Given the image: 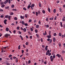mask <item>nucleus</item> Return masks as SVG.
Returning <instances> with one entry per match:
<instances>
[{
	"label": "nucleus",
	"instance_id": "9d476101",
	"mask_svg": "<svg viewBox=\"0 0 65 65\" xmlns=\"http://www.w3.org/2000/svg\"><path fill=\"white\" fill-rule=\"evenodd\" d=\"M53 41L54 42H55L56 41V38H53Z\"/></svg>",
	"mask_w": 65,
	"mask_h": 65
},
{
	"label": "nucleus",
	"instance_id": "864d4df0",
	"mask_svg": "<svg viewBox=\"0 0 65 65\" xmlns=\"http://www.w3.org/2000/svg\"><path fill=\"white\" fill-rule=\"evenodd\" d=\"M21 46L20 45H19L18 46V49L19 50H20V47Z\"/></svg>",
	"mask_w": 65,
	"mask_h": 65
},
{
	"label": "nucleus",
	"instance_id": "7ed1b4c3",
	"mask_svg": "<svg viewBox=\"0 0 65 65\" xmlns=\"http://www.w3.org/2000/svg\"><path fill=\"white\" fill-rule=\"evenodd\" d=\"M56 56H57L58 58H60L61 57V55L59 54H57L56 55Z\"/></svg>",
	"mask_w": 65,
	"mask_h": 65
},
{
	"label": "nucleus",
	"instance_id": "6e6d98bb",
	"mask_svg": "<svg viewBox=\"0 0 65 65\" xmlns=\"http://www.w3.org/2000/svg\"><path fill=\"white\" fill-rule=\"evenodd\" d=\"M31 6L32 7H34V4H32L31 5Z\"/></svg>",
	"mask_w": 65,
	"mask_h": 65
},
{
	"label": "nucleus",
	"instance_id": "4468645a",
	"mask_svg": "<svg viewBox=\"0 0 65 65\" xmlns=\"http://www.w3.org/2000/svg\"><path fill=\"white\" fill-rule=\"evenodd\" d=\"M5 5L3 4L1 6V7H2L3 8L4 7H5Z\"/></svg>",
	"mask_w": 65,
	"mask_h": 65
},
{
	"label": "nucleus",
	"instance_id": "20e7f679",
	"mask_svg": "<svg viewBox=\"0 0 65 65\" xmlns=\"http://www.w3.org/2000/svg\"><path fill=\"white\" fill-rule=\"evenodd\" d=\"M10 36V35L6 34L5 35V36L8 38V36Z\"/></svg>",
	"mask_w": 65,
	"mask_h": 65
},
{
	"label": "nucleus",
	"instance_id": "f704fd0d",
	"mask_svg": "<svg viewBox=\"0 0 65 65\" xmlns=\"http://www.w3.org/2000/svg\"><path fill=\"white\" fill-rule=\"evenodd\" d=\"M54 19V18H50L49 19V20H53Z\"/></svg>",
	"mask_w": 65,
	"mask_h": 65
},
{
	"label": "nucleus",
	"instance_id": "052dcab7",
	"mask_svg": "<svg viewBox=\"0 0 65 65\" xmlns=\"http://www.w3.org/2000/svg\"><path fill=\"white\" fill-rule=\"evenodd\" d=\"M1 18H3V17H4V16L3 15H1Z\"/></svg>",
	"mask_w": 65,
	"mask_h": 65
},
{
	"label": "nucleus",
	"instance_id": "a878e982",
	"mask_svg": "<svg viewBox=\"0 0 65 65\" xmlns=\"http://www.w3.org/2000/svg\"><path fill=\"white\" fill-rule=\"evenodd\" d=\"M25 18H27V17H28V14H26L25 15Z\"/></svg>",
	"mask_w": 65,
	"mask_h": 65
},
{
	"label": "nucleus",
	"instance_id": "680f3d73",
	"mask_svg": "<svg viewBox=\"0 0 65 65\" xmlns=\"http://www.w3.org/2000/svg\"><path fill=\"white\" fill-rule=\"evenodd\" d=\"M31 21H32V20H29V23H30V22H31Z\"/></svg>",
	"mask_w": 65,
	"mask_h": 65
},
{
	"label": "nucleus",
	"instance_id": "ddd939ff",
	"mask_svg": "<svg viewBox=\"0 0 65 65\" xmlns=\"http://www.w3.org/2000/svg\"><path fill=\"white\" fill-rule=\"evenodd\" d=\"M51 59V62H53V60H54V58H50Z\"/></svg>",
	"mask_w": 65,
	"mask_h": 65
},
{
	"label": "nucleus",
	"instance_id": "4c0bfd02",
	"mask_svg": "<svg viewBox=\"0 0 65 65\" xmlns=\"http://www.w3.org/2000/svg\"><path fill=\"white\" fill-rule=\"evenodd\" d=\"M31 63V60H29L28 61V64H30Z\"/></svg>",
	"mask_w": 65,
	"mask_h": 65
},
{
	"label": "nucleus",
	"instance_id": "603ef678",
	"mask_svg": "<svg viewBox=\"0 0 65 65\" xmlns=\"http://www.w3.org/2000/svg\"><path fill=\"white\" fill-rule=\"evenodd\" d=\"M22 53L24 54V51L23 50H22Z\"/></svg>",
	"mask_w": 65,
	"mask_h": 65
},
{
	"label": "nucleus",
	"instance_id": "473e14b6",
	"mask_svg": "<svg viewBox=\"0 0 65 65\" xmlns=\"http://www.w3.org/2000/svg\"><path fill=\"white\" fill-rule=\"evenodd\" d=\"M36 28H39V25H36Z\"/></svg>",
	"mask_w": 65,
	"mask_h": 65
},
{
	"label": "nucleus",
	"instance_id": "cd10ccee",
	"mask_svg": "<svg viewBox=\"0 0 65 65\" xmlns=\"http://www.w3.org/2000/svg\"><path fill=\"white\" fill-rule=\"evenodd\" d=\"M22 23L23 25H24L25 24V22L24 21H22Z\"/></svg>",
	"mask_w": 65,
	"mask_h": 65
},
{
	"label": "nucleus",
	"instance_id": "1a4fd4ad",
	"mask_svg": "<svg viewBox=\"0 0 65 65\" xmlns=\"http://www.w3.org/2000/svg\"><path fill=\"white\" fill-rule=\"evenodd\" d=\"M15 62L16 63H17V62H18V58H16Z\"/></svg>",
	"mask_w": 65,
	"mask_h": 65
},
{
	"label": "nucleus",
	"instance_id": "a19ab883",
	"mask_svg": "<svg viewBox=\"0 0 65 65\" xmlns=\"http://www.w3.org/2000/svg\"><path fill=\"white\" fill-rule=\"evenodd\" d=\"M30 30L31 31H33V28H32L31 27L30 28Z\"/></svg>",
	"mask_w": 65,
	"mask_h": 65
},
{
	"label": "nucleus",
	"instance_id": "bb28decb",
	"mask_svg": "<svg viewBox=\"0 0 65 65\" xmlns=\"http://www.w3.org/2000/svg\"><path fill=\"white\" fill-rule=\"evenodd\" d=\"M36 35H37V37L38 38H39V35L38 34H36Z\"/></svg>",
	"mask_w": 65,
	"mask_h": 65
},
{
	"label": "nucleus",
	"instance_id": "e433bc0d",
	"mask_svg": "<svg viewBox=\"0 0 65 65\" xmlns=\"http://www.w3.org/2000/svg\"><path fill=\"white\" fill-rule=\"evenodd\" d=\"M12 10L13 11H17V9H12Z\"/></svg>",
	"mask_w": 65,
	"mask_h": 65
},
{
	"label": "nucleus",
	"instance_id": "13d9d810",
	"mask_svg": "<svg viewBox=\"0 0 65 65\" xmlns=\"http://www.w3.org/2000/svg\"><path fill=\"white\" fill-rule=\"evenodd\" d=\"M0 11L3 12V10L2 9H0Z\"/></svg>",
	"mask_w": 65,
	"mask_h": 65
},
{
	"label": "nucleus",
	"instance_id": "c03bdc74",
	"mask_svg": "<svg viewBox=\"0 0 65 65\" xmlns=\"http://www.w3.org/2000/svg\"><path fill=\"white\" fill-rule=\"evenodd\" d=\"M12 56L11 55H9V58H10L11 57H12Z\"/></svg>",
	"mask_w": 65,
	"mask_h": 65
},
{
	"label": "nucleus",
	"instance_id": "bf43d9fd",
	"mask_svg": "<svg viewBox=\"0 0 65 65\" xmlns=\"http://www.w3.org/2000/svg\"><path fill=\"white\" fill-rule=\"evenodd\" d=\"M19 33L20 34H22V32L20 31H19Z\"/></svg>",
	"mask_w": 65,
	"mask_h": 65
},
{
	"label": "nucleus",
	"instance_id": "49530a36",
	"mask_svg": "<svg viewBox=\"0 0 65 65\" xmlns=\"http://www.w3.org/2000/svg\"><path fill=\"white\" fill-rule=\"evenodd\" d=\"M5 2L6 3H8V0H6Z\"/></svg>",
	"mask_w": 65,
	"mask_h": 65
},
{
	"label": "nucleus",
	"instance_id": "f8f14e48",
	"mask_svg": "<svg viewBox=\"0 0 65 65\" xmlns=\"http://www.w3.org/2000/svg\"><path fill=\"white\" fill-rule=\"evenodd\" d=\"M6 31H9V28L7 27L6 28Z\"/></svg>",
	"mask_w": 65,
	"mask_h": 65
},
{
	"label": "nucleus",
	"instance_id": "412c9836",
	"mask_svg": "<svg viewBox=\"0 0 65 65\" xmlns=\"http://www.w3.org/2000/svg\"><path fill=\"white\" fill-rule=\"evenodd\" d=\"M56 9H54L53 10V12L54 13H56Z\"/></svg>",
	"mask_w": 65,
	"mask_h": 65
},
{
	"label": "nucleus",
	"instance_id": "338daca9",
	"mask_svg": "<svg viewBox=\"0 0 65 65\" xmlns=\"http://www.w3.org/2000/svg\"><path fill=\"white\" fill-rule=\"evenodd\" d=\"M20 29L21 30H23V27H21L20 28Z\"/></svg>",
	"mask_w": 65,
	"mask_h": 65
},
{
	"label": "nucleus",
	"instance_id": "393cba45",
	"mask_svg": "<svg viewBox=\"0 0 65 65\" xmlns=\"http://www.w3.org/2000/svg\"><path fill=\"white\" fill-rule=\"evenodd\" d=\"M46 20L47 22H48V18L47 17L46 18Z\"/></svg>",
	"mask_w": 65,
	"mask_h": 65
},
{
	"label": "nucleus",
	"instance_id": "c85d7f7f",
	"mask_svg": "<svg viewBox=\"0 0 65 65\" xmlns=\"http://www.w3.org/2000/svg\"><path fill=\"white\" fill-rule=\"evenodd\" d=\"M12 8H13L14 7V5H12L11 6Z\"/></svg>",
	"mask_w": 65,
	"mask_h": 65
},
{
	"label": "nucleus",
	"instance_id": "4be33fe9",
	"mask_svg": "<svg viewBox=\"0 0 65 65\" xmlns=\"http://www.w3.org/2000/svg\"><path fill=\"white\" fill-rule=\"evenodd\" d=\"M1 5H3L4 4V3L2 2H0Z\"/></svg>",
	"mask_w": 65,
	"mask_h": 65
},
{
	"label": "nucleus",
	"instance_id": "6e6552de",
	"mask_svg": "<svg viewBox=\"0 0 65 65\" xmlns=\"http://www.w3.org/2000/svg\"><path fill=\"white\" fill-rule=\"evenodd\" d=\"M8 18L9 20H10V19H11V16L10 15H9L8 16Z\"/></svg>",
	"mask_w": 65,
	"mask_h": 65
},
{
	"label": "nucleus",
	"instance_id": "0eeeda50",
	"mask_svg": "<svg viewBox=\"0 0 65 65\" xmlns=\"http://www.w3.org/2000/svg\"><path fill=\"white\" fill-rule=\"evenodd\" d=\"M23 30L24 32H26V31H27V29L26 28H24L23 29Z\"/></svg>",
	"mask_w": 65,
	"mask_h": 65
},
{
	"label": "nucleus",
	"instance_id": "7c9ffc66",
	"mask_svg": "<svg viewBox=\"0 0 65 65\" xmlns=\"http://www.w3.org/2000/svg\"><path fill=\"white\" fill-rule=\"evenodd\" d=\"M60 25L61 27H62L63 25H62V22H60Z\"/></svg>",
	"mask_w": 65,
	"mask_h": 65
},
{
	"label": "nucleus",
	"instance_id": "4d7b16f0",
	"mask_svg": "<svg viewBox=\"0 0 65 65\" xmlns=\"http://www.w3.org/2000/svg\"><path fill=\"white\" fill-rule=\"evenodd\" d=\"M36 15L37 16V15H38V12H36Z\"/></svg>",
	"mask_w": 65,
	"mask_h": 65
},
{
	"label": "nucleus",
	"instance_id": "dca6fc26",
	"mask_svg": "<svg viewBox=\"0 0 65 65\" xmlns=\"http://www.w3.org/2000/svg\"><path fill=\"white\" fill-rule=\"evenodd\" d=\"M59 36H61L62 35V34H61V33L60 32L59 33Z\"/></svg>",
	"mask_w": 65,
	"mask_h": 65
},
{
	"label": "nucleus",
	"instance_id": "5fc2aeb1",
	"mask_svg": "<svg viewBox=\"0 0 65 65\" xmlns=\"http://www.w3.org/2000/svg\"><path fill=\"white\" fill-rule=\"evenodd\" d=\"M62 54H64L65 53V51H62Z\"/></svg>",
	"mask_w": 65,
	"mask_h": 65
},
{
	"label": "nucleus",
	"instance_id": "e2e57ef3",
	"mask_svg": "<svg viewBox=\"0 0 65 65\" xmlns=\"http://www.w3.org/2000/svg\"><path fill=\"white\" fill-rule=\"evenodd\" d=\"M23 47H24L25 48H26V46H25V45L24 44L23 45Z\"/></svg>",
	"mask_w": 65,
	"mask_h": 65
},
{
	"label": "nucleus",
	"instance_id": "ea45409f",
	"mask_svg": "<svg viewBox=\"0 0 65 65\" xmlns=\"http://www.w3.org/2000/svg\"><path fill=\"white\" fill-rule=\"evenodd\" d=\"M58 44H59V46H60V47H61V44L60 43H59Z\"/></svg>",
	"mask_w": 65,
	"mask_h": 65
},
{
	"label": "nucleus",
	"instance_id": "0e129e2a",
	"mask_svg": "<svg viewBox=\"0 0 65 65\" xmlns=\"http://www.w3.org/2000/svg\"><path fill=\"white\" fill-rule=\"evenodd\" d=\"M47 37L48 38H51L50 37V36L48 35L47 36Z\"/></svg>",
	"mask_w": 65,
	"mask_h": 65
},
{
	"label": "nucleus",
	"instance_id": "79ce46f5",
	"mask_svg": "<svg viewBox=\"0 0 65 65\" xmlns=\"http://www.w3.org/2000/svg\"><path fill=\"white\" fill-rule=\"evenodd\" d=\"M23 9L24 10H27V9L26 8H23Z\"/></svg>",
	"mask_w": 65,
	"mask_h": 65
},
{
	"label": "nucleus",
	"instance_id": "72a5a7b5",
	"mask_svg": "<svg viewBox=\"0 0 65 65\" xmlns=\"http://www.w3.org/2000/svg\"><path fill=\"white\" fill-rule=\"evenodd\" d=\"M13 33H14V34H15V33H16V30H14L13 31Z\"/></svg>",
	"mask_w": 65,
	"mask_h": 65
},
{
	"label": "nucleus",
	"instance_id": "39448f33",
	"mask_svg": "<svg viewBox=\"0 0 65 65\" xmlns=\"http://www.w3.org/2000/svg\"><path fill=\"white\" fill-rule=\"evenodd\" d=\"M9 6H6L5 7V9H9Z\"/></svg>",
	"mask_w": 65,
	"mask_h": 65
},
{
	"label": "nucleus",
	"instance_id": "09e8293b",
	"mask_svg": "<svg viewBox=\"0 0 65 65\" xmlns=\"http://www.w3.org/2000/svg\"><path fill=\"white\" fill-rule=\"evenodd\" d=\"M8 3H9V4H10V3H11V2H10V0H8Z\"/></svg>",
	"mask_w": 65,
	"mask_h": 65
},
{
	"label": "nucleus",
	"instance_id": "69168bd1",
	"mask_svg": "<svg viewBox=\"0 0 65 65\" xmlns=\"http://www.w3.org/2000/svg\"><path fill=\"white\" fill-rule=\"evenodd\" d=\"M25 55H26V56H28L29 55V53H27L25 54Z\"/></svg>",
	"mask_w": 65,
	"mask_h": 65
},
{
	"label": "nucleus",
	"instance_id": "774afa93",
	"mask_svg": "<svg viewBox=\"0 0 65 65\" xmlns=\"http://www.w3.org/2000/svg\"><path fill=\"white\" fill-rule=\"evenodd\" d=\"M53 58H55V55H53Z\"/></svg>",
	"mask_w": 65,
	"mask_h": 65
},
{
	"label": "nucleus",
	"instance_id": "c756f323",
	"mask_svg": "<svg viewBox=\"0 0 65 65\" xmlns=\"http://www.w3.org/2000/svg\"><path fill=\"white\" fill-rule=\"evenodd\" d=\"M42 12L43 13H45V10H43L42 11Z\"/></svg>",
	"mask_w": 65,
	"mask_h": 65
},
{
	"label": "nucleus",
	"instance_id": "f257e3e1",
	"mask_svg": "<svg viewBox=\"0 0 65 65\" xmlns=\"http://www.w3.org/2000/svg\"><path fill=\"white\" fill-rule=\"evenodd\" d=\"M50 53V50H48L46 53V55H48V54H49Z\"/></svg>",
	"mask_w": 65,
	"mask_h": 65
},
{
	"label": "nucleus",
	"instance_id": "3c124183",
	"mask_svg": "<svg viewBox=\"0 0 65 65\" xmlns=\"http://www.w3.org/2000/svg\"><path fill=\"white\" fill-rule=\"evenodd\" d=\"M59 10L60 12H62V9H61V8H59Z\"/></svg>",
	"mask_w": 65,
	"mask_h": 65
},
{
	"label": "nucleus",
	"instance_id": "b1692460",
	"mask_svg": "<svg viewBox=\"0 0 65 65\" xmlns=\"http://www.w3.org/2000/svg\"><path fill=\"white\" fill-rule=\"evenodd\" d=\"M50 40L49 42L50 43H52V40L50 39Z\"/></svg>",
	"mask_w": 65,
	"mask_h": 65
},
{
	"label": "nucleus",
	"instance_id": "6ab92c4d",
	"mask_svg": "<svg viewBox=\"0 0 65 65\" xmlns=\"http://www.w3.org/2000/svg\"><path fill=\"white\" fill-rule=\"evenodd\" d=\"M8 15H6L5 16V18L6 19H8Z\"/></svg>",
	"mask_w": 65,
	"mask_h": 65
},
{
	"label": "nucleus",
	"instance_id": "aec40b11",
	"mask_svg": "<svg viewBox=\"0 0 65 65\" xmlns=\"http://www.w3.org/2000/svg\"><path fill=\"white\" fill-rule=\"evenodd\" d=\"M57 35V34L56 33H54L53 34V36H56Z\"/></svg>",
	"mask_w": 65,
	"mask_h": 65
},
{
	"label": "nucleus",
	"instance_id": "58836bf2",
	"mask_svg": "<svg viewBox=\"0 0 65 65\" xmlns=\"http://www.w3.org/2000/svg\"><path fill=\"white\" fill-rule=\"evenodd\" d=\"M35 31L36 33H37L38 32V30L37 29H36L35 30Z\"/></svg>",
	"mask_w": 65,
	"mask_h": 65
},
{
	"label": "nucleus",
	"instance_id": "a211bd4d",
	"mask_svg": "<svg viewBox=\"0 0 65 65\" xmlns=\"http://www.w3.org/2000/svg\"><path fill=\"white\" fill-rule=\"evenodd\" d=\"M39 5L40 7H41V4L40 3H39Z\"/></svg>",
	"mask_w": 65,
	"mask_h": 65
},
{
	"label": "nucleus",
	"instance_id": "f3484780",
	"mask_svg": "<svg viewBox=\"0 0 65 65\" xmlns=\"http://www.w3.org/2000/svg\"><path fill=\"white\" fill-rule=\"evenodd\" d=\"M25 44L26 45H29V42H26L25 43Z\"/></svg>",
	"mask_w": 65,
	"mask_h": 65
},
{
	"label": "nucleus",
	"instance_id": "9b49d317",
	"mask_svg": "<svg viewBox=\"0 0 65 65\" xmlns=\"http://www.w3.org/2000/svg\"><path fill=\"white\" fill-rule=\"evenodd\" d=\"M20 37L21 38V39L22 40H23V37H22V36L21 35H20Z\"/></svg>",
	"mask_w": 65,
	"mask_h": 65
},
{
	"label": "nucleus",
	"instance_id": "c9c22d12",
	"mask_svg": "<svg viewBox=\"0 0 65 65\" xmlns=\"http://www.w3.org/2000/svg\"><path fill=\"white\" fill-rule=\"evenodd\" d=\"M20 18L21 19H24V18H23V17L22 16H21L20 17Z\"/></svg>",
	"mask_w": 65,
	"mask_h": 65
},
{
	"label": "nucleus",
	"instance_id": "2f4dec72",
	"mask_svg": "<svg viewBox=\"0 0 65 65\" xmlns=\"http://www.w3.org/2000/svg\"><path fill=\"white\" fill-rule=\"evenodd\" d=\"M48 10L49 11V12H50V11H51V9H50V8H48Z\"/></svg>",
	"mask_w": 65,
	"mask_h": 65
},
{
	"label": "nucleus",
	"instance_id": "f03ea898",
	"mask_svg": "<svg viewBox=\"0 0 65 65\" xmlns=\"http://www.w3.org/2000/svg\"><path fill=\"white\" fill-rule=\"evenodd\" d=\"M7 20L5 19L4 20V23L5 25H6V24H7V23L6 22H7Z\"/></svg>",
	"mask_w": 65,
	"mask_h": 65
},
{
	"label": "nucleus",
	"instance_id": "5701e85b",
	"mask_svg": "<svg viewBox=\"0 0 65 65\" xmlns=\"http://www.w3.org/2000/svg\"><path fill=\"white\" fill-rule=\"evenodd\" d=\"M14 19L15 20V21H17V20H18V18H17L16 17H15L14 18Z\"/></svg>",
	"mask_w": 65,
	"mask_h": 65
},
{
	"label": "nucleus",
	"instance_id": "37998d69",
	"mask_svg": "<svg viewBox=\"0 0 65 65\" xmlns=\"http://www.w3.org/2000/svg\"><path fill=\"white\" fill-rule=\"evenodd\" d=\"M24 25L25 26H27L28 25V24H27V23H25V24Z\"/></svg>",
	"mask_w": 65,
	"mask_h": 65
},
{
	"label": "nucleus",
	"instance_id": "de8ad7c7",
	"mask_svg": "<svg viewBox=\"0 0 65 65\" xmlns=\"http://www.w3.org/2000/svg\"><path fill=\"white\" fill-rule=\"evenodd\" d=\"M17 30H19V29H20V27L19 26H18L17 27Z\"/></svg>",
	"mask_w": 65,
	"mask_h": 65
},
{
	"label": "nucleus",
	"instance_id": "8fccbe9b",
	"mask_svg": "<svg viewBox=\"0 0 65 65\" xmlns=\"http://www.w3.org/2000/svg\"><path fill=\"white\" fill-rule=\"evenodd\" d=\"M10 15H13V12H11L10 13Z\"/></svg>",
	"mask_w": 65,
	"mask_h": 65
},
{
	"label": "nucleus",
	"instance_id": "423d86ee",
	"mask_svg": "<svg viewBox=\"0 0 65 65\" xmlns=\"http://www.w3.org/2000/svg\"><path fill=\"white\" fill-rule=\"evenodd\" d=\"M47 47H48V46L47 45L45 46V51H47V50H48Z\"/></svg>",
	"mask_w": 65,
	"mask_h": 65
},
{
	"label": "nucleus",
	"instance_id": "a18cd8bd",
	"mask_svg": "<svg viewBox=\"0 0 65 65\" xmlns=\"http://www.w3.org/2000/svg\"><path fill=\"white\" fill-rule=\"evenodd\" d=\"M62 21H63V22H64L65 21V19H64V18H63L62 19Z\"/></svg>",
	"mask_w": 65,
	"mask_h": 65
},
{
	"label": "nucleus",
	"instance_id": "2eb2a0df",
	"mask_svg": "<svg viewBox=\"0 0 65 65\" xmlns=\"http://www.w3.org/2000/svg\"><path fill=\"white\" fill-rule=\"evenodd\" d=\"M30 7H31L30 5V4H29V5L28 6L27 8H28V9H29V8H30Z\"/></svg>",
	"mask_w": 65,
	"mask_h": 65
}]
</instances>
